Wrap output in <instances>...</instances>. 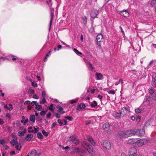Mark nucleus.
<instances>
[{
    "label": "nucleus",
    "mask_w": 156,
    "mask_h": 156,
    "mask_svg": "<svg viewBox=\"0 0 156 156\" xmlns=\"http://www.w3.org/2000/svg\"><path fill=\"white\" fill-rule=\"evenodd\" d=\"M82 146L88 151L89 153L92 154H94V151L92 146L87 142L83 141L82 142Z\"/></svg>",
    "instance_id": "obj_1"
},
{
    "label": "nucleus",
    "mask_w": 156,
    "mask_h": 156,
    "mask_svg": "<svg viewBox=\"0 0 156 156\" xmlns=\"http://www.w3.org/2000/svg\"><path fill=\"white\" fill-rule=\"evenodd\" d=\"M128 130L120 131L119 133V135L120 138H127L129 136Z\"/></svg>",
    "instance_id": "obj_2"
},
{
    "label": "nucleus",
    "mask_w": 156,
    "mask_h": 156,
    "mask_svg": "<svg viewBox=\"0 0 156 156\" xmlns=\"http://www.w3.org/2000/svg\"><path fill=\"white\" fill-rule=\"evenodd\" d=\"M121 116H123L125 115L127 112L129 111V108L124 107L119 110Z\"/></svg>",
    "instance_id": "obj_3"
},
{
    "label": "nucleus",
    "mask_w": 156,
    "mask_h": 156,
    "mask_svg": "<svg viewBox=\"0 0 156 156\" xmlns=\"http://www.w3.org/2000/svg\"><path fill=\"white\" fill-rule=\"evenodd\" d=\"M147 140L146 139H143L137 140L136 144L139 146H141L147 143Z\"/></svg>",
    "instance_id": "obj_4"
},
{
    "label": "nucleus",
    "mask_w": 156,
    "mask_h": 156,
    "mask_svg": "<svg viewBox=\"0 0 156 156\" xmlns=\"http://www.w3.org/2000/svg\"><path fill=\"white\" fill-rule=\"evenodd\" d=\"M153 99L152 98L148 95H146L143 101V103H146L147 105H149L150 103L152 102Z\"/></svg>",
    "instance_id": "obj_5"
},
{
    "label": "nucleus",
    "mask_w": 156,
    "mask_h": 156,
    "mask_svg": "<svg viewBox=\"0 0 156 156\" xmlns=\"http://www.w3.org/2000/svg\"><path fill=\"white\" fill-rule=\"evenodd\" d=\"M96 39L98 42V46H101V42H102L103 40V36L101 34H98L97 36Z\"/></svg>",
    "instance_id": "obj_6"
},
{
    "label": "nucleus",
    "mask_w": 156,
    "mask_h": 156,
    "mask_svg": "<svg viewBox=\"0 0 156 156\" xmlns=\"http://www.w3.org/2000/svg\"><path fill=\"white\" fill-rule=\"evenodd\" d=\"M72 151H71V153L73 154L77 152H84V151L82 149L77 147H73L72 148Z\"/></svg>",
    "instance_id": "obj_7"
},
{
    "label": "nucleus",
    "mask_w": 156,
    "mask_h": 156,
    "mask_svg": "<svg viewBox=\"0 0 156 156\" xmlns=\"http://www.w3.org/2000/svg\"><path fill=\"white\" fill-rule=\"evenodd\" d=\"M98 14V12L97 10L93 9L90 13L91 17L93 18H95L97 17Z\"/></svg>",
    "instance_id": "obj_8"
},
{
    "label": "nucleus",
    "mask_w": 156,
    "mask_h": 156,
    "mask_svg": "<svg viewBox=\"0 0 156 156\" xmlns=\"http://www.w3.org/2000/svg\"><path fill=\"white\" fill-rule=\"evenodd\" d=\"M129 133V136H132L133 135H137V133L138 132V129H134L130 130H128Z\"/></svg>",
    "instance_id": "obj_9"
},
{
    "label": "nucleus",
    "mask_w": 156,
    "mask_h": 156,
    "mask_svg": "<svg viewBox=\"0 0 156 156\" xmlns=\"http://www.w3.org/2000/svg\"><path fill=\"white\" fill-rule=\"evenodd\" d=\"M136 150L135 148L133 147L130 149L129 151V156H134L136 154Z\"/></svg>",
    "instance_id": "obj_10"
},
{
    "label": "nucleus",
    "mask_w": 156,
    "mask_h": 156,
    "mask_svg": "<svg viewBox=\"0 0 156 156\" xmlns=\"http://www.w3.org/2000/svg\"><path fill=\"white\" fill-rule=\"evenodd\" d=\"M103 146L107 149H110L111 148V144L108 141H105L103 142Z\"/></svg>",
    "instance_id": "obj_11"
},
{
    "label": "nucleus",
    "mask_w": 156,
    "mask_h": 156,
    "mask_svg": "<svg viewBox=\"0 0 156 156\" xmlns=\"http://www.w3.org/2000/svg\"><path fill=\"white\" fill-rule=\"evenodd\" d=\"M119 14L122 16L125 17H127L129 15V13L126 10H124L120 12Z\"/></svg>",
    "instance_id": "obj_12"
},
{
    "label": "nucleus",
    "mask_w": 156,
    "mask_h": 156,
    "mask_svg": "<svg viewBox=\"0 0 156 156\" xmlns=\"http://www.w3.org/2000/svg\"><path fill=\"white\" fill-rule=\"evenodd\" d=\"M112 115L115 119H118L121 116L119 110L118 112H113L112 113Z\"/></svg>",
    "instance_id": "obj_13"
},
{
    "label": "nucleus",
    "mask_w": 156,
    "mask_h": 156,
    "mask_svg": "<svg viewBox=\"0 0 156 156\" xmlns=\"http://www.w3.org/2000/svg\"><path fill=\"white\" fill-rule=\"evenodd\" d=\"M86 64L89 69L91 71H93L94 69V67L92 66L91 63L89 61L86 62Z\"/></svg>",
    "instance_id": "obj_14"
},
{
    "label": "nucleus",
    "mask_w": 156,
    "mask_h": 156,
    "mask_svg": "<svg viewBox=\"0 0 156 156\" xmlns=\"http://www.w3.org/2000/svg\"><path fill=\"white\" fill-rule=\"evenodd\" d=\"M127 144H133L137 142V139H129L126 141Z\"/></svg>",
    "instance_id": "obj_15"
},
{
    "label": "nucleus",
    "mask_w": 156,
    "mask_h": 156,
    "mask_svg": "<svg viewBox=\"0 0 156 156\" xmlns=\"http://www.w3.org/2000/svg\"><path fill=\"white\" fill-rule=\"evenodd\" d=\"M95 77L97 80H100L103 78V76L101 73H96L95 74Z\"/></svg>",
    "instance_id": "obj_16"
},
{
    "label": "nucleus",
    "mask_w": 156,
    "mask_h": 156,
    "mask_svg": "<svg viewBox=\"0 0 156 156\" xmlns=\"http://www.w3.org/2000/svg\"><path fill=\"white\" fill-rule=\"evenodd\" d=\"M52 11H51V12L50 13V20L49 23V31L50 30V29L51 28V25L52 24V20L54 16V9H52Z\"/></svg>",
    "instance_id": "obj_17"
},
{
    "label": "nucleus",
    "mask_w": 156,
    "mask_h": 156,
    "mask_svg": "<svg viewBox=\"0 0 156 156\" xmlns=\"http://www.w3.org/2000/svg\"><path fill=\"white\" fill-rule=\"evenodd\" d=\"M56 108H58L57 111L60 114H62L65 113V112L64 111L63 108L61 106L58 105L56 106Z\"/></svg>",
    "instance_id": "obj_18"
},
{
    "label": "nucleus",
    "mask_w": 156,
    "mask_h": 156,
    "mask_svg": "<svg viewBox=\"0 0 156 156\" xmlns=\"http://www.w3.org/2000/svg\"><path fill=\"white\" fill-rule=\"evenodd\" d=\"M145 133V130L144 129H138V132L137 135L140 136H142L144 135Z\"/></svg>",
    "instance_id": "obj_19"
},
{
    "label": "nucleus",
    "mask_w": 156,
    "mask_h": 156,
    "mask_svg": "<svg viewBox=\"0 0 156 156\" xmlns=\"http://www.w3.org/2000/svg\"><path fill=\"white\" fill-rule=\"evenodd\" d=\"M152 85L154 87H156V76L154 75L152 76Z\"/></svg>",
    "instance_id": "obj_20"
},
{
    "label": "nucleus",
    "mask_w": 156,
    "mask_h": 156,
    "mask_svg": "<svg viewBox=\"0 0 156 156\" xmlns=\"http://www.w3.org/2000/svg\"><path fill=\"white\" fill-rule=\"evenodd\" d=\"M33 136L32 134H28L25 137V139L27 141H30L33 137Z\"/></svg>",
    "instance_id": "obj_21"
},
{
    "label": "nucleus",
    "mask_w": 156,
    "mask_h": 156,
    "mask_svg": "<svg viewBox=\"0 0 156 156\" xmlns=\"http://www.w3.org/2000/svg\"><path fill=\"white\" fill-rule=\"evenodd\" d=\"M86 107L85 105L84 104L81 103L77 105V110H80L84 109Z\"/></svg>",
    "instance_id": "obj_22"
},
{
    "label": "nucleus",
    "mask_w": 156,
    "mask_h": 156,
    "mask_svg": "<svg viewBox=\"0 0 156 156\" xmlns=\"http://www.w3.org/2000/svg\"><path fill=\"white\" fill-rule=\"evenodd\" d=\"M87 138L88 141L91 143L93 145L95 146V145L96 144L95 142L91 137L90 136H88L87 137Z\"/></svg>",
    "instance_id": "obj_23"
},
{
    "label": "nucleus",
    "mask_w": 156,
    "mask_h": 156,
    "mask_svg": "<svg viewBox=\"0 0 156 156\" xmlns=\"http://www.w3.org/2000/svg\"><path fill=\"white\" fill-rule=\"evenodd\" d=\"M12 146H14L18 144V142L17 141V139H13L10 142Z\"/></svg>",
    "instance_id": "obj_24"
},
{
    "label": "nucleus",
    "mask_w": 156,
    "mask_h": 156,
    "mask_svg": "<svg viewBox=\"0 0 156 156\" xmlns=\"http://www.w3.org/2000/svg\"><path fill=\"white\" fill-rule=\"evenodd\" d=\"M76 136L75 135H73L71 136L69 138V140L70 142H74L76 139Z\"/></svg>",
    "instance_id": "obj_25"
},
{
    "label": "nucleus",
    "mask_w": 156,
    "mask_h": 156,
    "mask_svg": "<svg viewBox=\"0 0 156 156\" xmlns=\"http://www.w3.org/2000/svg\"><path fill=\"white\" fill-rule=\"evenodd\" d=\"M51 51L49 50L48 52L46 54L45 56L44 59V62H46L47 60V58L48 57L50 56L51 54Z\"/></svg>",
    "instance_id": "obj_26"
},
{
    "label": "nucleus",
    "mask_w": 156,
    "mask_h": 156,
    "mask_svg": "<svg viewBox=\"0 0 156 156\" xmlns=\"http://www.w3.org/2000/svg\"><path fill=\"white\" fill-rule=\"evenodd\" d=\"M4 108L5 109H7L10 111L12 110L13 109V107L11 104H9V106L6 105H4Z\"/></svg>",
    "instance_id": "obj_27"
},
{
    "label": "nucleus",
    "mask_w": 156,
    "mask_h": 156,
    "mask_svg": "<svg viewBox=\"0 0 156 156\" xmlns=\"http://www.w3.org/2000/svg\"><path fill=\"white\" fill-rule=\"evenodd\" d=\"M22 119L21 121L22 123H23L24 125H25L28 122V119H25L24 116H23L22 117Z\"/></svg>",
    "instance_id": "obj_28"
},
{
    "label": "nucleus",
    "mask_w": 156,
    "mask_h": 156,
    "mask_svg": "<svg viewBox=\"0 0 156 156\" xmlns=\"http://www.w3.org/2000/svg\"><path fill=\"white\" fill-rule=\"evenodd\" d=\"M109 126L110 125L109 124L107 123L104 124L103 125V128L106 131L109 129Z\"/></svg>",
    "instance_id": "obj_29"
},
{
    "label": "nucleus",
    "mask_w": 156,
    "mask_h": 156,
    "mask_svg": "<svg viewBox=\"0 0 156 156\" xmlns=\"http://www.w3.org/2000/svg\"><path fill=\"white\" fill-rule=\"evenodd\" d=\"M32 153L34 154V156H40L41 154L40 152H37L36 150H34L32 151Z\"/></svg>",
    "instance_id": "obj_30"
},
{
    "label": "nucleus",
    "mask_w": 156,
    "mask_h": 156,
    "mask_svg": "<svg viewBox=\"0 0 156 156\" xmlns=\"http://www.w3.org/2000/svg\"><path fill=\"white\" fill-rule=\"evenodd\" d=\"M97 105V102L95 101H94L91 104L90 106L92 108H95Z\"/></svg>",
    "instance_id": "obj_31"
},
{
    "label": "nucleus",
    "mask_w": 156,
    "mask_h": 156,
    "mask_svg": "<svg viewBox=\"0 0 156 156\" xmlns=\"http://www.w3.org/2000/svg\"><path fill=\"white\" fill-rule=\"evenodd\" d=\"M30 120L33 122H34L35 120V117L34 115H31L30 118Z\"/></svg>",
    "instance_id": "obj_32"
},
{
    "label": "nucleus",
    "mask_w": 156,
    "mask_h": 156,
    "mask_svg": "<svg viewBox=\"0 0 156 156\" xmlns=\"http://www.w3.org/2000/svg\"><path fill=\"white\" fill-rule=\"evenodd\" d=\"M151 5L153 7L156 6V0H152L150 2Z\"/></svg>",
    "instance_id": "obj_33"
},
{
    "label": "nucleus",
    "mask_w": 156,
    "mask_h": 156,
    "mask_svg": "<svg viewBox=\"0 0 156 156\" xmlns=\"http://www.w3.org/2000/svg\"><path fill=\"white\" fill-rule=\"evenodd\" d=\"M37 136L39 139H43V136L42 135V134L40 132H38L37 133Z\"/></svg>",
    "instance_id": "obj_34"
},
{
    "label": "nucleus",
    "mask_w": 156,
    "mask_h": 156,
    "mask_svg": "<svg viewBox=\"0 0 156 156\" xmlns=\"http://www.w3.org/2000/svg\"><path fill=\"white\" fill-rule=\"evenodd\" d=\"M28 129V131L29 133H33L34 132V129L32 126L29 127Z\"/></svg>",
    "instance_id": "obj_35"
},
{
    "label": "nucleus",
    "mask_w": 156,
    "mask_h": 156,
    "mask_svg": "<svg viewBox=\"0 0 156 156\" xmlns=\"http://www.w3.org/2000/svg\"><path fill=\"white\" fill-rule=\"evenodd\" d=\"M35 109L38 111H41L42 109V106L37 104L35 107Z\"/></svg>",
    "instance_id": "obj_36"
},
{
    "label": "nucleus",
    "mask_w": 156,
    "mask_h": 156,
    "mask_svg": "<svg viewBox=\"0 0 156 156\" xmlns=\"http://www.w3.org/2000/svg\"><path fill=\"white\" fill-rule=\"evenodd\" d=\"M23 132L22 131H19L18 133V135L19 136H23L24 135Z\"/></svg>",
    "instance_id": "obj_37"
},
{
    "label": "nucleus",
    "mask_w": 156,
    "mask_h": 156,
    "mask_svg": "<svg viewBox=\"0 0 156 156\" xmlns=\"http://www.w3.org/2000/svg\"><path fill=\"white\" fill-rule=\"evenodd\" d=\"M17 145L15 147L16 149L17 150L20 151L21 150V149L22 147L21 146V145H20V144H16Z\"/></svg>",
    "instance_id": "obj_38"
},
{
    "label": "nucleus",
    "mask_w": 156,
    "mask_h": 156,
    "mask_svg": "<svg viewBox=\"0 0 156 156\" xmlns=\"http://www.w3.org/2000/svg\"><path fill=\"white\" fill-rule=\"evenodd\" d=\"M6 143V141L4 139L0 140V144L1 145H3Z\"/></svg>",
    "instance_id": "obj_39"
},
{
    "label": "nucleus",
    "mask_w": 156,
    "mask_h": 156,
    "mask_svg": "<svg viewBox=\"0 0 156 156\" xmlns=\"http://www.w3.org/2000/svg\"><path fill=\"white\" fill-rule=\"evenodd\" d=\"M148 91L149 93L151 95L153 94V93H154V91L152 88H151L150 89H149Z\"/></svg>",
    "instance_id": "obj_40"
},
{
    "label": "nucleus",
    "mask_w": 156,
    "mask_h": 156,
    "mask_svg": "<svg viewBox=\"0 0 156 156\" xmlns=\"http://www.w3.org/2000/svg\"><path fill=\"white\" fill-rule=\"evenodd\" d=\"M65 118L70 121H72L73 119V118L71 116H65Z\"/></svg>",
    "instance_id": "obj_41"
},
{
    "label": "nucleus",
    "mask_w": 156,
    "mask_h": 156,
    "mask_svg": "<svg viewBox=\"0 0 156 156\" xmlns=\"http://www.w3.org/2000/svg\"><path fill=\"white\" fill-rule=\"evenodd\" d=\"M42 133L45 136H47L48 135V132H46L44 129L42 131Z\"/></svg>",
    "instance_id": "obj_42"
},
{
    "label": "nucleus",
    "mask_w": 156,
    "mask_h": 156,
    "mask_svg": "<svg viewBox=\"0 0 156 156\" xmlns=\"http://www.w3.org/2000/svg\"><path fill=\"white\" fill-rule=\"evenodd\" d=\"M141 111V110L139 108H137L135 109V112L136 114H138L140 113Z\"/></svg>",
    "instance_id": "obj_43"
},
{
    "label": "nucleus",
    "mask_w": 156,
    "mask_h": 156,
    "mask_svg": "<svg viewBox=\"0 0 156 156\" xmlns=\"http://www.w3.org/2000/svg\"><path fill=\"white\" fill-rule=\"evenodd\" d=\"M53 104H51L49 107L48 108V109L50 110L51 111H53L54 109L53 108Z\"/></svg>",
    "instance_id": "obj_44"
},
{
    "label": "nucleus",
    "mask_w": 156,
    "mask_h": 156,
    "mask_svg": "<svg viewBox=\"0 0 156 156\" xmlns=\"http://www.w3.org/2000/svg\"><path fill=\"white\" fill-rule=\"evenodd\" d=\"M32 105L33 106H36L38 104L37 102V101H33L31 102Z\"/></svg>",
    "instance_id": "obj_45"
},
{
    "label": "nucleus",
    "mask_w": 156,
    "mask_h": 156,
    "mask_svg": "<svg viewBox=\"0 0 156 156\" xmlns=\"http://www.w3.org/2000/svg\"><path fill=\"white\" fill-rule=\"evenodd\" d=\"M60 146L62 148L63 150H65L66 151L69 148V147L68 146H66V147H64L63 146H62V145H60Z\"/></svg>",
    "instance_id": "obj_46"
},
{
    "label": "nucleus",
    "mask_w": 156,
    "mask_h": 156,
    "mask_svg": "<svg viewBox=\"0 0 156 156\" xmlns=\"http://www.w3.org/2000/svg\"><path fill=\"white\" fill-rule=\"evenodd\" d=\"M73 51L77 54L82 55V54L81 52H79L75 48L74 49Z\"/></svg>",
    "instance_id": "obj_47"
},
{
    "label": "nucleus",
    "mask_w": 156,
    "mask_h": 156,
    "mask_svg": "<svg viewBox=\"0 0 156 156\" xmlns=\"http://www.w3.org/2000/svg\"><path fill=\"white\" fill-rule=\"evenodd\" d=\"M61 47L62 46L60 45H58L57 48H54V51H55L57 50L58 51L61 48Z\"/></svg>",
    "instance_id": "obj_48"
},
{
    "label": "nucleus",
    "mask_w": 156,
    "mask_h": 156,
    "mask_svg": "<svg viewBox=\"0 0 156 156\" xmlns=\"http://www.w3.org/2000/svg\"><path fill=\"white\" fill-rule=\"evenodd\" d=\"M77 101L76 99H73L69 101V102L70 104H73L75 103Z\"/></svg>",
    "instance_id": "obj_49"
},
{
    "label": "nucleus",
    "mask_w": 156,
    "mask_h": 156,
    "mask_svg": "<svg viewBox=\"0 0 156 156\" xmlns=\"http://www.w3.org/2000/svg\"><path fill=\"white\" fill-rule=\"evenodd\" d=\"M83 23L85 24L87 23V18L85 16L83 17Z\"/></svg>",
    "instance_id": "obj_50"
},
{
    "label": "nucleus",
    "mask_w": 156,
    "mask_h": 156,
    "mask_svg": "<svg viewBox=\"0 0 156 156\" xmlns=\"http://www.w3.org/2000/svg\"><path fill=\"white\" fill-rule=\"evenodd\" d=\"M34 133H36L38 132L39 130V128L38 127H37L36 128L35 127H34Z\"/></svg>",
    "instance_id": "obj_51"
},
{
    "label": "nucleus",
    "mask_w": 156,
    "mask_h": 156,
    "mask_svg": "<svg viewBox=\"0 0 156 156\" xmlns=\"http://www.w3.org/2000/svg\"><path fill=\"white\" fill-rule=\"evenodd\" d=\"M32 85L34 87H37V84L35 82H33L31 83Z\"/></svg>",
    "instance_id": "obj_52"
},
{
    "label": "nucleus",
    "mask_w": 156,
    "mask_h": 156,
    "mask_svg": "<svg viewBox=\"0 0 156 156\" xmlns=\"http://www.w3.org/2000/svg\"><path fill=\"white\" fill-rule=\"evenodd\" d=\"M58 122L59 124V126H62L63 124V122H62V120L60 119H59L58 120Z\"/></svg>",
    "instance_id": "obj_53"
},
{
    "label": "nucleus",
    "mask_w": 156,
    "mask_h": 156,
    "mask_svg": "<svg viewBox=\"0 0 156 156\" xmlns=\"http://www.w3.org/2000/svg\"><path fill=\"white\" fill-rule=\"evenodd\" d=\"M97 98H99V99L101 101L102 103V99L103 98V96L101 95L100 94H99L97 96Z\"/></svg>",
    "instance_id": "obj_54"
},
{
    "label": "nucleus",
    "mask_w": 156,
    "mask_h": 156,
    "mask_svg": "<svg viewBox=\"0 0 156 156\" xmlns=\"http://www.w3.org/2000/svg\"><path fill=\"white\" fill-rule=\"evenodd\" d=\"M79 140H78L76 139L75 140V141L74 142V144H76V145H78L79 144Z\"/></svg>",
    "instance_id": "obj_55"
},
{
    "label": "nucleus",
    "mask_w": 156,
    "mask_h": 156,
    "mask_svg": "<svg viewBox=\"0 0 156 156\" xmlns=\"http://www.w3.org/2000/svg\"><path fill=\"white\" fill-rule=\"evenodd\" d=\"M31 103V102L30 101L28 100L26 101L24 103V105H27Z\"/></svg>",
    "instance_id": "obj_56"
},
{
    "label": "nucleus",
    "mask_w": 156,
    "mask_h": 156,
    "mask_svg": "<svg viewBox=\"0 0 156 156\" xmlns=\"http://www.w3.org/2000/svg\"><path fill=\"white\" fill-rule=\"evenodd\" d=\"M5 116L8 118L9 119H11V115L9 113H6V114Z\"/></svg>",
    "instance_id": "obj_57"
},
{
    "label": "nucleus",
    "mask_w": 156,
    "mask_h": 156,
    "mask_svg": "<svg viewBox=\"0 0 156 156\" xmlns=\"http://www.w3.org/2000/svg\"><path fill=\"white\" fill-rule=\"evenodd\" d=\"M42 98H45L46 97V93L44 91H43L42 92Z\"/></svg>",
    "instance_id": "obj_58"
},
{
    "label": "nucleus",
    "mask_w": 156,
    "mask_h": 156,
    "mask_svg": "<svg viewBox=\"0 0 156 156\" xmlns=\"http://www.w3.org/2000/svg\"><path fill=\"white\" fill-rule=\"evenodd\" d=\"M140 118L139 116H137L136 118V121L138 122H140Z\"/></svg>",
    "instance_id": "obj_59"
},
{
    "label": "nucleus",
    "mask_w": 156,
    "mask_h": 156,
    "mask_svg": "<svg viewBox=\"0 0 156 156\" xmlns=\"http://www.w3.org/2000/svg\"><path fill=\"white\" fill-rule=\"evenodd\" d=\"M45 113H46V112L45 111H43L41 112L40 115H41L44 116L45 115Z\"/></svg>",
    "instance_id": "obj_60"
},
{
    "label": "nucleus",
    "mask_w": 156,
    "mask_h": 156,
    "mask_svg": "<svg viewBox=\"0 0 156 156\" xmlns=\"http://www.w3.org/2000/svg\"><path fill=\"white\" fill-rule=\"evenodd\" d=\"M33 98H35L37 99H38L39 98V97L36 94H34L33 95Z\"/></svg>",
    "instance_id": "obj_61"
},
{
    "label": "nucleus",
    "mask_w": 156,
    "mask_h": 156,
    "mask_svg": "<svg viewBox=\"0 0 156 156\" xmlns=\"http://www.w3.org/2000/svg\"><path fill=\"white\" fill-rule=\"evenodd\" d=\"M151 49H153V48H156V44H153L151 46Z\"/></svg>",
    "instance_id": "obj_62"
},
{
    "label": "nucleus",
    "mask_w": 156,
    "mask_h": 156,
    "mask_svg": "<svg viewBox=\"0 0 156 156\" xmlns=\"http://www.w3.org/2000/svg\"><path fill=\"white\" fill-rule=\"evenodd\" d=\"M108 93L109 94H115V92L113 90H111L108 92Z\"/></svg>",
    "instance_id": "obj_63"
},
{
    "label": "nucleus",
    "mask_w": 156,
    "mask_h": 156,
    "mask_svg": "<svg viewBox=\"0 0 156 156\" xmlns=\"http://www.w3.org/2000/svg\"><path fill=\"white\" fill-rule=\"evenodd\" d=\"M12 59L13 61H15L17 59V58L16 56L14 55H12Z\"/></svg>",
    "instance_id": "obj_64"
}]
</instances>
